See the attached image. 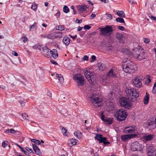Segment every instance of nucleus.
I'll list each match as a JSON object with an SVG mask.
<instances>
[{
    "mask_svg": "<svg viewBox=\"0 0 156 156\" xmlns=\"http://www.w3.org/2000/svg\"><path fill=\"white\" fill-rule=\"evenodd\" d=\"M93 74V73L91 72L90 70H86L84 73L85 77L88 80V82L91 84H92L93 82L94 79L92 76Z\"/></svg>",
    "mask_w": 156,
    "mask_h": 156,
    "instance_id": "8",
    "label": "nucleus"
},
{
    "mask_svg": "<svg viewBox=\"0 0 156 156\" xmlns=\"http://www.w3.org/2000/svg\"><path fill=\"white\" fill-rule=\"evenodd\" d=\"M143 49L140 46H138L137 47L133 49V54H134V56L136 57L138 54H139L141 51H142Z\"/></svg>",
    "mask_w": 156,
    "mask_h": 156,
    "instance_id": "12",
    "label": "nucleus"
},
{
    "mask_svg": "<svg viewBox=\"0 0 156 156\" xmlns=\"http://www.w3.org/2000/svg\"><path fill=\"white\" fill-rule=\"evenodd\" d=\"M37 4L35 3L32 5L31 7V9L34 11H35L37 9Z\"/></svg>",
    "mask_w": 156,
    "mask_h": 156,
    "instance_id": "41",
    "label": "nucleus"
},
{
    "mask_svg": "<svg viewBox=\"0 0 156 156\" xmlns=\"http://www.w3.org/2000/svg\"><path fill=\"white\" fill-rule=\"evenodd\" d=\"M141 145L137 141L133 142L131 146V150L133 151H135L140 149Z\"/></svg>",
    "mask_w": 156,
    "mask_h": 156,
    "instance_id": "11",
    "label": "nucleus"
},
{
    "mask_svg": "<svg viewBox=\"0 0 156 156\" xmlns=\"http://www.w3.org/2000/svg\"><path fill=\"white\" fill-rule=\"evenodd\" d=\"M74 134L77 138L80 139L82 138V133L80 131L75 132Z\"/></svg>",
    "mask_w": 156,
    "mask_h": 156,
    "instance_id": "29",
    "label": "nucleus"
},
{
    "mask_svg": "<svg viewBox=\"0 0 156 156\" xmlns=\"http://www.w3.org/2000/svg\"><path fill=\"white\" fill-rule=\"evenodd\" d=\"M105 117L103 114V112L101 114V118L102 121H104L106 124L110 125L112 123V119L110 118H108L107 119H105Z\"/></svg>",
    "mask_w": 156,
    "mask_h": 156,
    "instance_id": "13",
    "label": "nucleus"
},
{
    "mask_svg": "<svg viewBox=\"0 0 156 156\" xmlns=\"http://www.w3.org/2000/svg\"><path fill=\"white\" fill-rule=\"evenodd\" d=\"M69 36L71 38H72L74 40L77 37V36L76 35H75L74 36L69 35Z\"/></svg>",
    "mask_w": 156,
    "mask_h": 156,
    "instance_id": "62",
    "label": "nucleus"
},
{
    "mask_svg": "<svg viewBox=\"0 0 156 156\" xmlns=\"http://www.w3.org/2000/svg\"><path fill=\"white\" fill-rule=\"evenodd\" d=\"M32 146L33 149L35 153L38 155H40L41 154V153L40 151V149L38 148L34 144H32Z\"/></svg>",
    "mask_w": 156,
    "mask_h": 156,
    "instance_id": "19",
    "label": "nucleus"
},
{
    "mask_svg": "<svg viewBox=\"0 0 156 156\" xmlns=\"http://www.w3.org/2000/svg\"><path fill=\"white\" fill-rule=\"evenodd\" d=\"M96 16V15L95 14L92 13L90 17V19H93Z\"/></svg>",
    "mask_w": 156,
    "mask_h": 156,
    "instance_id": "57",
    "label": "nucleus"
},
{
    "mask_svg": "<svg viewBox=\"0 0 156 156\" xmlns=\"http://www.w3.org/2000/svg\"><path fill=\"white\" fill-rule=\"evenodd\" d=\"M115 21L118 22L123 23L124 25H126L124 19L122 18L118 17L115 19Z\"/></svg>",
    "mask_w": 156,
    "mask_h": 156,
    "instance_id": "33",
    "label": "nucleus"
},
{
    "mask_svg": "<svg viewBox=\"0 0 156 156\" xmlns=\"http://www.w3.org/2000/svg\"><path fill=\"white\" fill-rule=\"evenodd\" d=\"M94 138L99 141V143H103L105 145L109 144L110 143V142L107 141V138L103 137V136L101 134H96L94 137Z\"/></svg>",
    "mask_w": 156,
    "mask_h": 156,
    "instance_id": "7",
    "label": "nucleus"
},
{
    "mask_svg": "<svg viewBox=\"0 0 156 156\" xmlns=\"http://www.w3.org/2000/svg\"><path fill=\"white\" fill-rule=\"evenodd\" d=\"M56 77L58 79L59 82L60 83H63L64 81V78L61 74H56Z\"/></svg>",
    "mask_w": 156,
    "mask_h": 156,
    "instance_id": "26",
    "label": "nucleus"
},
{
    "mask_svg": "<svg viewBox=\"0 0 156 156\" xmlns=\"http://www.w3.org/2000/svg\"><path fill=\"white\" fill-rule=\"evenodd\" d=\"M113 94H114V95H115V94L112 91H111L110 93L109 94V96L110 98L111 97V95H113Z\"/></svg>",
    "mask_w": 156,
    "mask_h": 156,
    "instance_id": "63",
    "label": "nucleus"
},
{
    "mask_svg": "<svg viewBox=\"0 0 156 156\" xmlns=\"http://www.w3.org/2000/svg\"><path fill=\"white\" fill-rule=\"evenodd\" d=\"M154 135L150 134L144 136L142 138L146 141H148L152 140L154 138Z\"/></svg>",
    "mask_w": 156,
    "mask_h": 156,
    "instance_id": "20",
    "label": "nucleus"
},
{
    "mask_svg": "<svg viewBox=\"0 0 156 156\" xmlns=\"http://www.w3.org/2000/svg\"><path fill=\"white\" fill-rule=\"evenodd\" d=\"M149 99V95H146L144 98V104L146 105L148 104Z\"/></svg>",
    "mask_w": 156,
    "mask_h": 156,
    "instance_id": "32",
    "label": "nucleus"
},
{
    "mask_svg": "<svg viewBox=\"0 0 156 156\" xmlns=\"http://www.w3.org/2000/svg\"><path fill=\"white\" fill-rule=\"evenodd\" d=\"M129 136L130 137V139L133 138V137H136L137 136V135L136 134H131L129 135Z\"/></svg>",
    "mask_w": 156,
    "mask_h": 156,
    "instance_id": "55",
    "label": "nucleus"
},
{
    "mask_svg": "<svg viewBox=\"0 0 156 156\" xmlns=\"http://www.w3.org/2000/svg\"><path fill=\"white\" fill-rule=\"evenodd\" d=\"M116 37L119 40L120 43L124 42L123 40L124 35L123 34L119 33V32L116 33Z\"/></svg>",
    "mask_w": 156,
    "mask_h": 156,
    "instance_id": "18",
    "label": "nucleus"
},
{
    "mask_svg": "<svg viewBox=\"0 0 156 156\" xmlns=\"http://www.w3.org/2000/svg\"><path fill=\"white\" fill-rule=\"evenodd\" d=\"M113 30L112 27L106 26L100 30V34L105 37H110L112 35Z\"/></svg>",
    "mask_w": 156,
    "mask_h": 156,
    "instance_id": "4",
    "label": "nucleus"
},
{
    "mask_svg": "<svg viewBox=\"0 0 156 156\" xmlns=\"http://www.w3.org/2000/svg\"><path fill=\"white\" fill-rule=\"evenodd\" d=\"M115 115L117 120L120 122L124 120L127 116L126 110L123 109L117 110Z\"/></svg>",
    "mask_w": 156,
    "mask_h": 156,
    "instance_id": "3",
    "label": "nucleus"
},
{
    "mask_svg": "<svg viewBox=\"0 0 156 156\" xmlns=\"http://www.w3.org/2000/svg\"><path fill=\"white\" fill-rule=\"evenodd\" d=\"M91 27L88 25H85L83 27V28L84 29L89 30L91 28Z\"/></svg>",
    "mask_w": 156,
    "mask_h": 156,
    "instance_id": "47",
    "label": "nucleus"
},
{
    "mask_svg": "<svg viewBox=\"0 0 156 156\" xmlns=\"http://www.w3.org/2000/svg\"><path fill=\"white\" fill-rule=\"evenodd\" d=\"M127 97L121 98L119 100V103L122 107L125 108H129L131 106V101L134 102L136 98L139 96L138 92L133 87H128L125 90Z\"/></svg>",
    "mask_w": 156,
    "mask_h": 156,
    "instance_id": "1",
    "label": "nucleus"
},
{
    "mask_svg": "<svg viewBox=\"0 0 156 156\" xmlns=\"http://www.w3.org/2000/svg\"><path fill=\"white\" fill-rule=\"evenodd\" d=\"M116 75L114 72V70L111 69L109 70L106 75L104 77V79L106 80L109 79L110 77L115 78L116 77Z\"/></svg>",
    "mask_w": 156,
    "mask_h": 156,
    "instance_id": "10",
    "label": "nucleus"
},
{
    "mask_svg": "<svg viewBox=\"0 0 156 156\" xmlns=\"http://www.w3.org/2000/svg\"><path fill=\"white\" fill-rule=\"evenodd\" d=\"M25 149L26 150H27V151H28L30 153H34V151H32V150L31 149L29 148L28 147H26L25 148Z\"/></svg>",
    "mask_w": 156,
    "mask_h": 156,
    "instance_id": "44",
    "label": "nucleus"
},
{
    "mask_svg": "<svg viewBox=\"0 0 156 156\" xmlns=\"http://www.w3.org/2000/svg\"><path fill=\"white\" fill-rule=\"evenodd\" d=\"M98 67L99 69L102 71H103L105 68V65L103 63H98Z\"/></svg>",
    "mask_w": 156,
    "mask_h": 156,
    "instance_id": "28",
    "label": "nucleus"
},
{
    "mask_svg": "<svg viewBox=\"0 0 156 156\" xmlns=\"http://www.w3.org/2000/svg\"><path fill=\"white\" fill-rule=\"evenodd\" d=\"M135 128L133 126L126 127L123 129V132L124 133H132L134 132Z\"/></svg>",
    "mask_w": 156,
    "mask_h": 156,
    "instance_id": "15",
    "label": "nucleus"
},
{
    "mask_svg": "<svg viewBox=\"0 0 156 156\" xmlns=\"http://www.w3.org/2000/svg\"><path fill=\"white\" fill-rule=\"evenodd\" d=\"M16 131L12 129H7L5 131V133H10L12 134L15 133Z\"/></svg>",
    "mask_w": 156,
    "mask_h": 156,
    "instance_id": "37",
    "label": "nucleus"
},
{
    "mask_svg": "<svg viewBox=\"0 0 156 156\" xmlns=\"http://www.w3.org/2000/svg\"><path fill=\"white\" fill-rule=\"evenodd\" d=\"M91 102L94 104V105L97 107H101V105L100 103L101 101L100 100L99 96L95 94H93L90 97Z\"/></svg>",
    "mask_w": 156,
    "mask_h": 156,
    "instance_id": "5",
    "label": "nucleus"
},
{
    "mask_svg": "<svg viewBox=\"0 0 156 156\" xmlns=\"http://www.w3.org/2000/svg\"><path fill=\"white\" fill-rule=\"evenodd\" d=\"M22 116L24 119L28 120L29 119V117L27 114L24 113L22 115Z\"/></svg>",
    "mask_w": 156,
    "mask_h": 156,
    "instance_id": "39",
    "label": "nucleus"
},
{
    "mask_svg": "<svg viewBox=\"0 0 156 156\" xmlns=\"http://www.w3.org/2000/svg\"><path fill=\"white\" fill-rule=\"evenodd\" d=\"M12 54L14 56H18V53L15 51H12Z\"/></svg>",
    "mask_w": 156,
    "mask_h": 156,
    "instance_id": "60",
    "label": "nucleus"
},
{
    "mask_svg": "<svg viewBox=\"0 0 156 156\" xmlns=\"http://www.w3.org/2000/svg\"><path fill=\"white\" fill-rule=\"evenodd\" d=\"M130 137L129 134L122 135L121 136V138L122 140L126 141L128 139H130Z\"/></svg>",
    "mask_w": 156,
    "mask_h": 156,
    "instance_id": "27",
    "label": "nucleus"
},
{
    "mask_svg": "<svg viewBox=\"0 0 156 156\" xmlns=\"http://www.w3.org/2000/svg\"><path fill=\"white\" fill-rule=\"evenodd\" d=\"M147 127L150 129H154L155 127V123L154 121H148L147 122Z\"/></svg>",
    "mask_w": 156,
    "mask_h": 156,
    "instance_id": "21",
    "label": "nucleus"
},
{
    "mask_svg": "<svg viewBox=\"0 0 156 156\" xmlns=\"http://www.w3.org/2000/svg\"><path fill=\"white\" fill-rule=\"evenodd\" d=\"M7 145V144L5 143V141H4L2 142V146L4 147L5 148L6 146Z\"/></svg>",
    "mask_w": 156,
    "mask_h": 156,
    "instance_id": "49",
    "label": "nucleus"
},
{
    "mask_svg": "<svg viewBox=\"0 0 156 156\" xmlns=\"http://www.w3.org/2000/svg\"><path fill=\"white\" fill-rule=\"evenodd\" d=\"M147 150L148 156H151L154 155V152L155 151L154 146L151 145L148 147Z\"/></svg>",
    "mask_w": 156,
    "mask_h": 156,
    "instance_id": "17",
    "label": "nucleus"
},
{
    "mask_svg": "<svg viewBox=\"0 0 156 156\" xmlns=\"http://www.w3.org/2000/svg\"><path fill=\"white\" fill-rule=\"evenodd\" d=\"M55 15L59 17L60 15V12L59 10H58L57 12L55 14Z\"/></svg>",
    "mask_w": 156,
    "mask_h": 156,
    "instance_id": "61",
    "label": "nucleus"
},
{
    "mask_svg": "<svg viewBox=\"0 0 156 156\" xmlns=\"http://www.w3.org/2000/svg\"><path fill=\"white\" fill-rule=\"evenodd\" d=\"M58 29L56 28V29L60 31H62L64 29V26L62 25H59L58 26Z\"/></svg>",
    "mask_w": 156,
    "mask_h": 156,
    "instance_id": "42",
    "label": "nucleus"
},
{
    "mask_svg": "<svg viewBox=\"0 0 156 156\" xmlns=\"http://www.w3.org/2000/svg\"><path fill=\"white\" fill-rule=\"evenodd\" d=\"M74 80L77 81V85L81 86L85 84L84 78L80 74H77L73 77Z\"/></svg>",
    "mask_w": 156,
    "mask_h": 156,
    "instance_id": "6",
    "label": "nucleus"
},
{
    "mask_svg": "<svg viewBox=\"0 0 156 156\" xmlns=\"http://www.w3.org/2000/svg\"><path fill=\"white\" fill-rule=\"evenodd\" d=\"M51 56H52L54 59H56L58 57V54L56 49H53L52 51L51 50Z\"/></svg>",
    "mask_w": 156,
    "mask_h": 156,
    "instance_id": "22",
    "label": "nucleus"
},
{
    "mask_svg": "<svg viewBox=\"0 0 156 156\" xmlns=\"http://www.w3.org/2000/svg\"><path fill=\"white\" fill-rule=\"evenodd\" d=\"M31 142H33L37 145H40L41 144L40 141L38 140L34 139H32L31 140Z\"/></svg>",
    "mask_w": 156,
    "mask_h": 156,
    "instance_id": "36",
    "label": "nucleus"
},
{
    "mask_svg": "<svg viewBox=\"0 0 156 156\" xmlns=\"http://www.w3.org/2000/svg\"><path fill=\"white\" fill-rule=\"evenodd\" d=\"M106 15L107 19L111 20L112 19V17L111 14H106Z\"/></svg>",
    "mask_w": 156,
    "mask_h": 156,
    "instance_id": "43",
    "label": "nucleus"
},
{
    "mask_svg": "<svg viewBox=\"0 0 156 156\" xmlns=\"http://www.w3.org/2000/svg\"><path fill=\"white\" fill-rule=\"evenodd\" d=\"M47 38L49 39H55L54 35L52 34H48L47 35Z\"/></svg>",
    "mask_w": 156,
    "mask_h": 156,
    "instance_id": "38",
    "label": "nucleus"
},
{
    "mask_svg": "<svg viewBox=\"0 0 156 156\" xmlns=\"http://www.w3.org/2000/svg\"><path fill=\"white\" fill-rule=\"evenodd\" d=\"M76 139H72L68 140L67 143L70 147H72L76 144Z\"/></svg>",
    "mask_w": 156,
    "mask_h": 156,
    "instance_id": "23",
    "label": "nucleus"
},
{
    "mask_svg": "<svg viewBox=\"0 0 156 156\" xmlns=\"http://www.w3.org/2000/svg\"><path fill=\"white\" fill-rule=\"evenodd\" d=\"M62 132L63 134H65L66 136H67V134H66L67 130L66 129L65 127H63L62 129Z\"/></svg>",
    "mask_w": 156,
    "mask_h": 156,
    "instance_id": "40",
    "label": "nucleus"
},
{
    "mask_svg": "<svg viewBox=\"0 0 156 156\" xmlns=\"http://www.w3.org/2000/svg\"><path fill=\"white\" fill-rule=\"evenodd\" d=\"M70 39L67 37H65L62 40V42L65 45L68 46L70 43Z\"/></svg>",
    "mask_w": 156,
    "mask_h": 156,
    "instance_id": "25",
    "label": "nucleus"
},
{
    "mask_svg": "<svg viewBox=\"0 0 156 156\" xmlns=\"http://www.w3.org/2000/svg\"><path fill=\"white\" fill-rule=\"evenodd\" d=\"M106 49L108 50H111L112 49V47L111 46H109L106 47Z\"/></svg>",
    "mask_w": 156,
    "mask_h": 156,
    "instance_id": "56",
    "label": "nucleus"
},
{
    "mask_svg": "<svg viewBox=\"0 0 156 156\" xmlns=\"http://www.w3.org/2000/svg\"><path fill=\"white\" fill-rule=\"evenodd\" d=\"M87 9V7L86 5H81L77 6L78 10L82 12L86 11Z\"/></svg>",
    "mask_w": 156,
    "mask_h": 156,
    "instance_id": "24",
    "label": "nucleus"
},
{
    "mask_svg": "<svg viewBox=\"0 0 156 156\" xmlns=\"http://www.w3.org/2000/svg\"><path fill=\"white\" fill-rule=\"evenodd\" d=\"M123 69L124 72L129 73H133L136 70V65L132 62H126V64L123 66Z\"/></svg>",
    "mask_w": 156,
    "mask_h": 156,
    "instance_id": "2",
    "label": "nucleus"
},
{
    "mask_svg": "<svg viewBox=\"0 0 156 156\" xmlns=\"http://www.w3.org/2000/svg\"><path fill=\"white\" fill-rule=\"evenodd\" d=\"M42 49V51L41 52V53L43 55L47 58L51 57V50L46 46L43 47Z\"/></svg>",
    "mask_w": 156,
    "mask_h": 156,
    "instance_id": "9",
    "label": "nucleus"
},
{
    "mask_svg": "<svg viewBox=\"0 0 156 156\" xmlns=\"http://www.w3.org/2000/svg\"><path fill=\"white\" fill-rule=\"evenodd\" d=\"M21 151L27 155L29 156L30 154V153L27 151H26L24 150L23 148L21 150Z\"/></svg>",
    "mask_w": 156,
    "mask_h": 156,
    "instance_id": "48",
    "label": "nucleus"
},
{
    "mask_svg": "<svg viewBox=\"0 0 156 156\" xmlns=\"http://www.w3.org/2000/svg\"><path fill=\"white\" fill-rule=\"evenodd\" d=\"M116 14L118 16H119L124 18L125 17V14L123 11H119L117 10L116 11Z\"/></svg>",
    "mask_w": 156,
    "mask_h": 156,
    "instance_id": "30",
    "label": "nucleus"
},
{
    "mask_svg": "<svg viewBox=\"0 0 156 156\" xmlns=\"http://www.w3.org/2000/svg\"><path fill=\"white\" fill-rule=\"evenodd\" d=\"M62 33L61 32L58 31L54 33V36L55 38L60 37L62 36Z\"/></svg>",
    "mask_w": 156,
    "mask_h": 156,
    "instance_id": "31",
    "label": "nucleus"
},
{
    "mask_svg": "<svg viewBox=\"0 0 156 156\" xmlns=\"http://www.w3.org/2000/svg\"><path fill=\"white\" fill-rule=\"evenodd\" d=\"M23 42L24 43L26 42L28 40L27 37H23Z\"/></svg>",
    "mask_w": 156,
    "mask_h": 156,
    "instance_id": "59",
    "label": "nucleus"
},
{
    "mask_svg": "<svg viewBox=\"0 0 156 156\" xmlns=\"http://www.w3.org/2000/svg\"><path fill=\"white\" fill-rule=\"evenodd\" d=\"M144 42L146 43H148L150 42V40L149 39L147 38H144Z\"/></svg>",
    "mask_w": 156,
    "mask_h": 156,
    "instance_id": "50",
    "label": "nucleus"
},
{
    "mask_svg": "<svg viewBox=\"0 0 156 156\" xmlns=\"http://www.w3.org/2000/svg\"><path fill=\"white\" fill-rule=\"evenodd\" d=\"M50 62L51 63H52L53 64L55 65H58L57 63L56 62H55V61L54 60H50Z\"/></svg>",
    "mask_w": 156,
    "mask_h": 156,
    "instance_id": "54",
    "label": "nucleus"
},
{
    "mask_svg": "<svg viewBox=\"0 0 156 156\" xmlns=\"http://www.w3.org/2000/svg\"><path fill=\"white\" fill-rule=\"evenodd\" d=\"M145 51L144 49L142 51H141L140 53L138 54L137 55H136V57H136L139 60H141L145 59Z\"/></svg>",
    "mask_w": 156,
    "mask_h": 156,
    "instance_id": "16",
    "label": "nucleus"
},
{
    "mask_svg": "<svg viewBox=\"0 0 156 156\" xmlns=\"http://www.w3.org/2000/svg\"><path fill=\"white\" fill-rule=\"evenodd\" d=\"M117 28L122 31H123L125 30L124 27L122 26H117Z\"/></svg>",
    "mask_w": 156,
    "mask_h": 156,
    "instance_id": "46",
    "label": "nucleus"
},
{
    "mask_svg": "<svg viewBox=\"0 0 156 156\" xmlns=\"http://www.w3.org/2000/svg\"><path fill=\"white\" fill-rule=\"evenodd\" d=\"M149 17L152 20L156 21V17L152 15L149 16Z\"/></svg>",
    "mask_w": 156,
    "mask_h": 156,
    "instance_id": "51",
    "label": "nucleus"
},
{
    "mask_svg": "<svg viewBox=\"0 0 156 156\" xmlns=\"http://www.w3.org/2000/svg\"><path fill=\"white\" fill-rule=\"evenodd\" d=\"M147 81L148 82V84L150 83L151 82V80L150 78V76L149 75L147 76Z\"/></svg>",
    "mask_w": 156,
    "mask_h": 156,
    "instance_id": "53",
    "label": "nucleus"
},
{
    "mask_svg": "<svg viewBox=\"0 0 156 156\" xmlns=\"http://www.w3.org/2000/svg\"><path fill=\"white\" fill-rule=\"evenodd\" d=\"M91 58H92V60L91 61V62H93L96 60V57L94 55L92 56Z\"/></svg>",
    "mask_w": 156,
    "mask_h": 156,
    "instance_id": "58",
    "label": "nucleus"
},
{
    "mask_svg": "<svg viewBox=\"0 0 156 156\" xmlns=\"http://www.w3.org/2000/svg\"><path fill=\"white\" fill-rule=\"evenodd\" d=\"M20 102L21 106H23L24 105L25 102L24 101H21V100H20Z\"/></svg>",
    "mask_w": 156,
    "mask_h": 156,
    "instance_id": "64",
    "label": "nucleus"
},
{
    "mask_svg": "<svg viewBox=\"0 0 156 156\" xmlns=\"http://www.w3.org/2000/svg\"><path fill=\"white\" fill-rule=\"evenodd\" d=\"M37 23H34L32 25L30 26V31L34 30L37 28Z\"/></svg>",
    "mask_w": 156,
    "mask_h": 156,
    "instance_id": "34",
    "label": "nucleus"
},
{
    "mask_svg": "<svg viewBox=\"0 0 156 156\" xmlns=\"http://www.w3.org/2000/svg\"><path fill=\"white\" fill-rule=\"evenodd\" d=\"M155 87H156V82L154 84V87L152 90L153 92L154 93L155 92H156V89H155Z\"/></svg>",
    "mask_w": 156,
    "mask_h": 156,
    "instance_id": "52",
    "label": "nucleus"
},
{
    "mask_svg": "<svg viewBox=\"0 0 156 156\" xmlns=\"http://www.w3.org/2000/svg\"><path fill=\"white\" fill-rule=\"evenodd\" d=\"M63 10V12L65 13H68L69 11V9L66 5L64 6Z\"/></svg>",
    "mask_w": 156,
    "mask_h": 156,
    "instance_id": "35",
    "label": "nucleus"
},
{
    "mask_svg": "<svg viewBox=\"0 0 156 156\" xmlns=\"http://www.w3.org/2000/svg\"><path fill=\"white\" fill-rule=\"evenodd\" d=\"M133 83L137 87H140L142 85L141 81L138 77L136 78L133 80Z\"/></svg>",
    "mask_w": 156,
    "mask_h": 156,
    "instance_id": "14",
    "label": "nucleus"
},
{
    "mask_svg": "<svg viewBox=\"0 0 156 156\" xmlns=\"http://www.w3.org/2000/svg\"><path fill=\"white\" fill-rule=\"evenodd\" d=\"M88 56L87 55H85L82 58V60L85 61L86 60L88 61Z\"/></svg>",
    "mask_w": 156,
    "mask_h": 156,
    "instance_id": "45",
    "label": "nucleus"
}]
</instances>
